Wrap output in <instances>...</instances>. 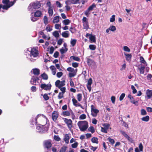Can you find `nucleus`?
Returning <instances> with one entry per match:
<instances>
[{
    "mask_svg": "<svg viewBox=\"0 0 152 152\" xmlns=\"http://www.w3.org/2000/svg\"><path fill=\"white\" fill-rule=\"evenodd\" d=\"M38 118L42 124L37 126L36 128V131L39 132H43L47 131L48 128L44 127V126L47 124V119L45 116L39 114L35 117L33 118L31 121L32 124L33 125L34 124L36 125L37 123V120Z\"/></svg>",
    "mask_w": 152,
    "mask_h": 152,
    "instance_id": "nucleus-1",
    "label": "nucleus"
},
{
    "mask_svg": "<svg viewBox=\"0 0 152 152\" xmlns=\"http://www.w3.org/2000/svg\"><path fill=\"white\" fill-rule=\"evenodd\" d=\"M37 48H29V49H31L30 57L29 58L31 61H34L38 56L39 53Z\"/></svg>",
    "mask_w": 152,
    "mask_h": 152,
    "instance_id": "nucleus-2",
    "label": "nucleus"
},
{
    "mask_svg": "<svg viewBox=\"0 0 152 152\" xmlns=\"http://www.w3.org/2000/svg\"><path fill=\"white\" fill-rule=\"evenodd\" d=\"M77 125L80 130L82 132L86 131L88 128V122L86 121H79Z\"/></svg>",
    "mask_w": 152,
    "mask_h": 152,
    "instance_id": "nucleus-3",
    "label": "nucleus"
},
{
    "mask_svg": "<svg viewBox=\"0 0 152 152\" xmlns=\"http://www.w3.org/2000/svg\"><path fill=\"white\" fill-rule=\"evenodd\" d=\"M41 7V5L39 2L31 3L28 7V9L30 11H34V9L39 8Z\"/></svg>",
    "mask_w": 152,
    "mask_h": 152,
    "instance_id": "nucleus-4",
    "label": "nucleus"
},
{
    "mask_svg": "<svg viewBox=\"0 0 152 152\" xmlns=\"http://www.w3.org/2000/svg\"><path fill=\"white\" fill-rule=\"evenodd\" d=\"M67 71L70 72L68 74V76L70 77H72L75 76L76 75L77 72V69H75L74 68L69 67L67 69Z\"/></svg>",
    "mask_w": 152,
    "mask_h": 152,
    "instance_id": "nucleus-5",
    "label": "nucleus"
},
{
    "mask_svg": "<svg viewBox=\"0 0 152 152\" xmlns=\"http://www.w3.org/2000/svg\"><path fill=\"white\" fill-rule=\"evenodd\" d=\"M95 7V5L94 4H93L92 5L90 6L88 9L85 12L84 14L87 17L88 16L90 13V12L92 11Z\"/></svg>",
    "mask_w": 152,
    "mask_h": 152,
    "instance_id": "nucleus-6",
    "label": "nucleus"
},
{
    "mask_svg": "<svg viewBox=\"0 0 152 152\" xmlns=\"http://www.w3.org/2000/svg\"><path fill=\"white\" fill-rule=\"evenodd\" d=\"M91 115L94 117H96L97 114L99 112V110L95 108L93 105L91 106Z\"/></svg>",
    "mask_w": 152,
    "mask_h": 152,
    "instance_id": "nucleus-7",
    "label": "nucleus"
},
{
    "mask_svg": "<svg viewBox=\"0 0 152 152\" xmlns=\"http://www.w3.org/2000/svg\"><path fill=\"white\" fill-rule=\"evenodd\" d=\"M65 81L63 80L62 81H60L59 80H57L55 82V85L56 87L58 88L62 87L65 85Z\"/></svg>",
    "mask_w": 152,
    "mask_h": 152,
    "instance_id": "nucleus-8",
    "label": "nucleus"
},
{
    "mask_svg": "<svg viewBox=\"0 0 152 152\" xmlns=\"http://www.w3.org/2000/svg\"><path fill=\"white\" fill-rule=\"evenodd\" d=\"M51 85L50 84H42L41 85V88L45 90L48 91L50 90Z\"/></svg>",
    "mask_w": 152,
    "mask_h": 152,
    "instance_id": "nucleus-9",
    "label": "nucleus"
},
{
    "mask_svg": "<svg viewBox=\"0 0 152 152\" xmlns=\"http://www.w3.org/2000/svg\"><path fill=\"white\" fill-rule=\"evenodd\" d=\"M16 0H15L13 1H11L8 4H7L5 5H3L2 8L3 9L7 10L8 8L14 5V4L15 3Z\"/></svg>",
    "mask_w": 152,
    "mask_h": 152,
    "instance_id": "nucleus-10",
    "label": "nucleus"
},
{
    "mask_svg": "<svg viewBox=\"0 0 152 152\" xmlns=\"http://www.w3.org/2000/svg\"><path fill=\"white\" fill-rule=\"evenodd\" d=\"M64 121L66 123L68 127L69 128H71L72 127V121L70 119H68L66 118H64Z\"/></svg>",
    "mask_w": 152,
    "mask_h": 152,
    "instance_id": "nucleus-11",
    "label": "nucleus"
},
{
    "mask_svg": "<svg viewBox=\"0 0 152 152\" xmlns=\"http://www.w3.org/2000/svg\"><path fill=\"white\" fill-rule=\"evenodd\" d=\"M59 115V113L57 111H54L52 114V118L53 120L56 121Z\"/></svg>",
    "mask_w": 152,
    "mask_h": 152,
    "instance_id": "nucleus-12",
    "label": "nucleus"
},
{
    "mask_svg": "<svg viewBox=\"0 0 152 152\" xmlns=\"http://www.w3.org/2000/svg\"><path fill=\"white\" fill-rule=\"evenodd\" d=\"M146 96L145 98L148 99H150L152 96V90L147 89L146 91Z\"/></svg>",
    "mask_w": 152,
    "mask_h": 152,
    "instance_id": "nucleus-13",
    "label": "nucleus"
},
{
    "mask_svg": "<svg viewBox=\"0 0 152 152\" xmlns=\"http://www.w3.org/2000/svg\"><path fill=\"white\" fill-rule=\"evenodd\" d=\"M92 83V80L91 78H90L88 80L87 87L88 89L90 92L91 89V85Z\"/></svg>",
    "mask_w": 152,
    "mask_h": 152,
    "instance_id": "nucleus-14",
    "label": "nucleus"
},
{
    "mask_svg": "<svg viewBox=\"0 0 152 152\" xmlns=\"http://www.w3.org/2000/svg\"><path fill=\"white\" fill-rule=\"evenodd\" d=\"M128 97L129 98L130 102L132 103L135 105L138 104V103L137 101H135L133 96L130 94L128 95Z\"/></svg>",
    "mask_w": 152,
    "mask_h": 152,
    "instance_id": "nucleus-15",
    "label": "nucleus"
},
{
    "mask_svg": "<svg viewBox=\"0 0 152 152\" xmlns=\"http://www.w3.org/2000/svg\"><path fill=\"white\" fill-rule=\"evenodd\" d=\"M87 62L89 66H93L95 65V62L90 58L88 59Z\"/></svg>",
    "mask_w": 152,
    "mask_h": 152,
    "instance_id": "nucleus-16",
    "label": "nucleus"
},
{
    "mask_svg": "<svg viewBox=\"0 0 152 152\" xmlns=\"http://www.w3.org/2000/svg\"><path fill=\"white\" fill-rule=\"evenodd\" d=\"M121 133L122 134L127 140L129 141H131L132 140V139L130 138V137L128 135L124 132L121 131Z\"/></svg>",
    "mask_w": 152,
    "mask_h": 152,
    "instance_id": "nucleus-17",
    "label": "nucleus"
},
{
    "mask_svg": "<svg viewBox=\"0 0 152 152\" xmlns=\"http://www.w3.org/2000/svg\"><path fill=\"white\" fill-rule=\"evenodd\" d=\"M64 137V141H65L66 143L68 144L69 142V140L70 138L69 134H65Z\"/></svg>",
    "mask_w": 152,
    "mask_h": 152,
    "instance_id": "nucleus-18",
    "label": "nucleus"
},
{
    "mask_svg": "<svg viewBox=\"0 0 152 152\" xmlns=\"http://www.w3.org/2000/svg\"><path fill=\"white\" fill-rule=\"evenodd\" d=\"M89 39L90 41V42L94 43L96 41V37L94 35H92V34L90 35V37H89Z\"/></svg>",
    "mask_w": 152,
    "mask_h": 152,
    "instance_id": "nucleus-19",
    "label": "nucleus"
},
{
    "mask_svg": "<svg viewBox=\"0 0 152 152\" xmlns=\"http://www.w3.org/2000/svg\"><path fill=\"white\" fill-rule=\"evenodd\" d=\"M45 146L48 149L51 147L52 145L50 142L46 141L44 143Z\"/></svg>",
    "mask_w": 152,
    "mask_h": 152,
    "instance_id": "nucleus-20",
    "label": "nucleus"
},
{
    "mask_svg": "<svg viewBox=\"0 0 152 152\" xmlns=\"http://www.w3.org/2000/svg\"><path fill=\"white\" fill-rule=\"evenodd\" d=\"M32 72L34 75H38L39 74L40 70L38 69L34 68L32 69Z\"/></svg>",
    "mask_w": 152,
    "mask_h": 152,
    "instance_id": "nucleus-21",
    "label": "nucleus"
},
{
    "mask_svg": "<svg viewBox=\"0 0 152 152\" xmlns=\"http://www.w3.org/2000/svg\"><path fill=\"white\" fill-rule=\"evenodd\" d=\"M60 18H61L58 16H55L53 18V23H58L59 21Z\"/></svg>",
    "mask_w": 152,
    "mask_h": 152,
    "instance_id": "nucleus-22",
    "label": "nucleus"
},
{
    "mask_svg": "<svg viewBox=\"0 0 152 152\" xmlns=\"http://www.w3.org/2000/svg\"><path fill=\"white\" fill-rule=\"evenodd\" d=\"M72 101L73 105L76 107L81 106V104L77 102V101L74 98L73 99H72Z\"/></svg>",
    "mask_w": 152,
    "mask_h": 152,
    "instance_id": "nucleus-23",
    "label": "nucleus"
},
{
    "mask_svg": "<svg viewBox=\"0 0 152 152\" xmlns=\"http://www.w3.org/2000/svg\"><path fill=\"white\" fill-rule=\"evenodd\" d=\"M124 54L126 56V60L128 61H129L131 60L132 56L131 54H127L125 53H124Z\"/></svg>",
    "mask_w": 152,
    "mask_h": 152,
    "instance_id": "nucleus-24",
    "label": "nucleus"
},
{
    "mask_svg": "<svg viewBox=\"0 0 152 152\" xmlns=\"http://www.w3.org/2000/svg\"><path fill=\"white\" fill-rule=\"evenodd\" d=\"M62 36L65 38H67L69 36V33L68 31H65L62 33Z\"/></svg>",
    "mask_w": 152,
    "mask_h": 152,
    "instance_id": "nucleus-25",
    "label": "nucleus"
},
{
    "mask_svg": "<svg viewBox=\"0 0 152 152\" xmlns=\"http://www.w3.org/2000/svg\"><path fill=\"white\" fill-rule=\"evenodd\" d=\"M54 7L48 8V13L50 16H52L53 14V9Z\"/></svg>",
    "mask_w": 152,
    "mask_h": 152,
    "instance_id": "nucleus-26",
    "label": "nucleus"
},
{
    "mask_svg": "<svg viewBox=\"0 0 152 152\" xmlns=\"http://www.w3.org/2000/svg\"><path fill=\"white\" fill-rule=\"evenodd\" d=\"M38 80V78H32L30 81V83L32 85H36V82Z\"/></svg>",
    "mask_w": 152,
    "mask_h": 152,
    "instance_id": "nucleus-27",
    "label": "nucleus"
},
{
    "mask_svg": "<svg viewBox=\"0 0 152 152\" xmlns=\"http://www.w3.org/2000/svg\"><path fill=\"white\" fill-rule=\"evenodd\" d=\"M145 67L142 66L140 67H139L138 69L140 71V74H143L145 72Z\"/></svg>",
    "mask_w": 152,
    "mask_h": 152,
    "instance_id": "nucleus-28",
    "label": "nucleus"
},
{
    "mask_svg": "<svg viewBox=\"0 0 152 152\" xmlns=\"http://www.w3.org/2000/svg\"><path fill=\"white\" fill-rule=\"evenodd\" d=\"M68 49L67 48H62L60 49V52L61 53L63 54L65 53L67 51Z\"/></svg>",
    "mask_w": 152,
    "mask_h": 152,
    "instance_id": "nucleus-29",
    "label": "nucleus"
},
{
    "mask_svg": "<svg viewBox=\"0 0 152 152\" xmlns=\"http://www.w3.org/2000/svg\"><path fill=\"white\" fill-rule=\"evenodd\" d=\"M91 140L93 143H98V139L96 137H92Z\"/></svg>",
    "mask_w": 152,
    "mask_h": 152,
    "instance_id": "nucleus-30",
    "label": "nucleus"
},
{
    "mask_svg": "<svg viewBox=\"0 0 152 152\" xmlns=\"http://www.w3.org/2000/svg\"><path fill=\"white\" fill-rule=\"evenodd\" d=\"M62 114L64 116H68L70 115V113L68 111H65L62 112Z\"/></svg>",
    "mask_w": 152,
    "mask_h": 152,
    "instance_id": "nucleus-31",
    "label": "nucleus"
},
{
    "mask_svg": "<svg viewBox=\"0 0 152 152\" xmlns=\"http://www.w3.org/2000/svg\"><path fill=\"white\" fill-rule=\"evenodd\" d=\"M83 28L87 30L89 28V26L87 22H83Z\"/></svg>",
    "mask_w": 152,
    "mask_h": 152,
    "instance_id": "nucleus-32",
    "label": "nucleus"
},
{
    "mask_svg": "<svg viewBox=\"0 0 152 152\" xmlns=\"http://www.w3.org/2000/svg\"><path fill=\"white\" fill-rule=\"evenodd\" d=\"M70 58L77 61H79L80 60V58L78 57H76L74 56H71Z\"/></svg>",
    "mask_w": 152,
    "mask_h": 152,
    "instance_id": "nucleus-33",
    "label": "nucleus"
},
{
    "mask_svg": "<svg viewBox=\"0 0 152 152\" xmlns=\"http://www.w3.org/2000/svg\"><path fill=\"white\" fill-rule=\"evenodd\" d=\"M141 119L143 121L148 122L149 120V117L147 115L142 117Z\"/></svg>",
    "mask_w": 152,
    "mask_h": 152,
    "instance_id": "nucleus-34",
    "label": "nucleus"
},
{
    "mask_svg": "<svg viewBox=\"0 0 152 152\" xmlns=\"http://www.w3.org/2000/svg\"><path fill=\"white\" fill-rule=\"evenodd\" d=\"M62 22L65 25H68L71 22L69 19H65Z\"/></svg>",
    "mask_w": 152,
    "mask_h": 152,
    "instance_id": "nucleus-35",
    "label": "nucleus"
},
{
    "mask_svg": "<svg viewBox=\"0 0 152 152\" xmlns=\"http://www.w3.org/2000/svg\"><path fill=\"white\" fill-rule=\"evenodd\" d=\"M140 61L141 63L143 64H146V65H147V64L144 58L142 56H140Z\"/></svg>",
    "mask_w": 152,
    "mask_h": 152,
    "instance_id": "nucleus-36",
    "label": "nucleus"
},
{
    "mask_svg": "<svg viewBox=\"0 0 152 152\" xmlns=\"http://www.w3.org/2000/svg\"><path fill=\"white\" fill-rule=\"evenodd\" d=\"M89 47L90 50H95L96 48V46L94 45H89Z\"/></svg>",
    "mask_w": 152,
    "mask_h": 152,
    "instance_id": "nucleus-37",
    "label": "nucleus"
},
{
    "mask_svg": "<svg viewBox=\"0 0 152 152\" xmlns=\"http://www.w3.org/2000/svg\"><path fill=\"white\" fill-rule=\"evenodd\" d=\"M109 28L110 31L113 32H114L116 30V28L114 26H110Z\"/></svg>",
    "mask_w": 152,
    "mask_h": 152,
    "instance_id": "nucleus-38",
    "label": "nucleus"
},
{
    "mask_svg": "<svg viewBox=\"0 0 152 152\" xmlns=\"http://www.w3.org/2000/svg\"><path fill=\"white\" fill-rule=\"evenodd\" d=\"M41 76L42 78L45 80H47L48 78V75L45 73H44L41 75Z\"/></svg>",
    "mask_w": 152,
    "mask_h": 152,
    "instance_id": "nucleus-39",
    "label": "nucleus"
},
{
    "mask_svg": "<svg viewBox=\"0 0 152 152\" xmlns=\"http://www.w3.org/2000/svg\"><path fill=\"white\" fill-rule=\"evenodd\" d=\"M82 94H78L77 95V99L78 101L80 102L82 99Z\"/></svg>",
    "mask_w": 152,
    "mask_h": 152,
    "instance_id": "nucleus-40",
    "label": "nucleus"
},
{
    "mask_svg": "<svg viewBox=\"0 0 152 152\" xmlns=\"http://www.w3.org/2000/svg\"><path fill=\"white\" fill-rule=\"evenodd\" d=\"M67 148V147L66 146H63L61 148L59 152H65Z\"/></svg>",
    "mask_w": 152,
    "mask_h": 152,
    "instance_id": "nucleus-41",
    "label": "nucleus"
},
{
    "mask_svg": "<svg viewBox=\"0 0 152 152\" xmlns=\"http://www.w3.org/2000/svg\"><path fill=\"white\" fill-rule=\"evenodd\" d=\"M41 15V12L40 11H37L35 13L34 15L36 17H39Z\"/></svg>",
    "mask_w": 152,
    "mask_h": 152,
    "instance_id": "nucleus-42",
    "label": "nucleus"
},
{
    "mask_svg": "<svg viewBox=\"0 0 152 152\" xmlns=\"http://www.w3.org/2000/svg\"><path fill=\"white\" fill-rule=\"evenodd\" d=\"M88 130L92 134L95 132L94 128L92 126L90 127L88 129Z\"/></svg>",
    "mask_w": 152,
    "mask_h": 152,
    "instance_id": "nucleus-43",
    "label": "nucleus"
},
{
    "mask_svg": "<svg viewBox=\"0 0 152 152\" xmlns=\"http://www.w3.org/2000/svg\"><path fill=\"white\" fill-rule=\"evenodd\" d=\"M86 115L85 114H82L79 117L80 120H83L86 119Z\"/></svg>",
    "mask_w": 152,
    "mask_h": 152,
    "instance_id": "nucleus-44",
    "label": "nucleus"
},
{
    "mask_svg": "<svg viewBox=\"0 0 152 152\" xmlns=\"http://www.w3.org/2000/svg\"><path fill=\"white\" fill-rule=\"evenodd\" d=\"M76 42V39H71V44L72 45V46H74L75 45Z\"/></svg>",
    "mask_w": 152,
    "mask_h": 152,
    "instance_id": "nucleus-45",
    "label": "nucleus"
},
{
    "mask_svg": "<svg viewBox=\"0 0 152 152\" xmlns=\"http://www.w3.org/2000/svg\"><path fill=\"white\" fill-rule=\"evenodd\" d=\"M40 34H41L42 35V37L44 39H48V40L50 39V37H47V36L45 35V34H43V33L42 32H40Z\"/></svg>",
    "mask_w": 152,
    "mask_h": 152,
    "instance_id": "nucleus-46",
    "label": "nucleus"
},
{
    "mask_svg": "<svg viewBox=\"0 0 152 152\" xmlns=\"http://www.w3.org/2000/svg\"><path fill=\"white\" fill-rule=\"evenodd\" d=\"M53 35L56 38H58L59 36V34L58 31H55L53 33Z\"/></svg>",
    "mask_w": 152,
    "mask_h": 152,
    "instance_id": "nucleus-47",
    "label": "nucleus"
},
{
    "mask_svg": "<svg viewBox=\"0 0 152 152\" xmlns=\"http://www.w3.org/2000/svg\"><path fill=\"white\" fill-rule=\"evenodd\" d=\"M43 20L44 23L45 24H47L48 23V17L46 16H44Z\"/></svg>",
    "mask_w": 152,
    "mask_h": 152,
    "instance_id": "nucleus-48",
    "label": "nucleus"
},
{
    "mask_svg": "<svg viewBox=\"0 0 152 152\" xmlns=\"http://www.w3.org/2000/svg\"><path fill=\"white\" fill-rule=\"evenodd\" d=\"M115 15H113L111 17L110 19V22H114L115 20Z\"/></svg>",
    "mask_w": 152,
    "mask_h": 152,
    "instance_id": "nucleus-49",
    "label": "nucleus"
},
{
    "mask_svg": "<svg viewBox=\"0 0 152 152\" xmlns=\"http://www.w3.org/2000/svg\"><path fill=\"white\" fill-rule=\"evenodd\" d=\"M123 49L125 51L129 52L130 51V49L127 46H124L123 47Z\"/></svg>",
    "mask_w": 152,
    "mask_h": 152,
    "instance_id": "nucleus-50",
    "label": "nucleus"
},
{
    "mask_svg": "<svg viewBox=\"0 0 152 152\" xmlns=\"http://www.w3.org/2000/svg\"><path fill=\"white\" fill-rule=\"evenodd\" d=\"M107 140L110 142L112 145H113L115 143V141L113 139L111 138L110 137L107 138Z\"/></svg>",
    "mask_w": 152,
    "mask_h": 152,
    "instance_id": "nucleus-51",
    "label": "nucleus"
},
{
    "mask_svg": "<svg viewBox=\"0 0 152 152\" xmlns=\"http://www.w3.org/2000/svg\"><path fill=\"white\" fill-rule=\"evenodd\" d=\"M65 3L66 5H69L73 4V1L71 0H67L65 1Z\"/></svg>",
    "mask_w": 152,
    "mask_h": 152,
    "instance_id": "nucleus-52",
    "label": "nucleus"
},
{
    "mask_svg": "<svg viewBox=\"0 0 152 152\" xmlns=\"http://www.w3.org/2000/svg\"><path fill=\"white\" fill-rule=\"evenodd\" d=\"M54 139L57 141H59L61 140V139L58 136L55 135L54 137Z\"/></svg>",
    "mask_w": 152,
    "mask_h": 152,
    "instance_id": "nucleus-53",
    "label": "nucleus"
},
{
    "mask_svg": "<svg viewBox=\"0 0 152 152\" xmlns=\"http://www.w3.org/2000/svg\"><path fill=\"white\" fill-rule=\"evenodd\" d=\"M131 89L132 90L133 93L134 94H135L137 92V91L136 89H135V87L133 85H132L131 86Z\"/></svg>",
    "mask_w": 152,
    "mask_h": 152,
    "instance_id": "nucleus-54",
    "label": "nucleus"
},
{
    "mask_svg": "<svg viewBox=\"0 0 152 152\" xmlns=\"http://www.w3.org/2000/svg\"><path fill=\"white\" fill-rule=\"evenodd\" d=\"M55 27L56 29H60L61 27V24H56L55 25Z\"/></svg>",
    "mask_w": 152,
    "mask_h": 152,
    "instance_id": "nucleus-55",
    "label": "nucleus"
},
{
    "mask_svg": "<svg viewBox=\"0 0 152 152\" xmlns=\"http://www.w3.org/2000/svg\"><path fill=\"white\" fill-rule=\"evenodd\" d=\"M70 31L72 33H75L76 31V30L74 28L71 27L69 29Z\"/></svg>",
    "mask_w": 152,
    "mask_h": 152,
    "instance_id": "nucleus-56",
    "label": "nucleus"
},
{
    "mask_svg": "<svg viewBox=\"0 0 152 152\" xmlns=\"http://www.w3.org/2000/svg\"><path fill=\"white\" fill-rule=\"evenodd\" d=\"M125 96V94L124 93H122L120 95L119 98V100L120 101H122L124 98Z\"/></svg>",
    "mask_w": 152,
    "mask_h": 152,
    "instance_id": "nucleus-57",
    "label": "nucleus"
},
{
    "mask_svg": "<svg viewBox=\"0 0 152 152\" xmlns=\"http://www.w3.org/2000/svg\"><path fill=\"white\" fill-rule=\"evenodd\" d=\"M63 75V73L62 72H59L57 73L56 76L57 77L60 78Z\"/></svg>",
    "mask_w": 152,
    "mask_h": 152,
    "instance_id": "nucleus-58",
    "label": "nucleus"
},
{
    "mask_svg": "<svg viewBox=\"0 0 152 152\" xmlns=\"http://www.w3.org/2000/svg\"><path fill=\"white\" fill-rule=\"evenodd\" d=\"M141 115H145L147 114L146 111L145 110L142 109L141 110Z\"/></svg>",
    "mask_w": 152,
    "mask_h": 152,
    "instance_id": "nucleus-59",
    "label": "nucleus"
},
{
    "mask_svg": "<svg viewBox=\"0 0 152 152\" xmlns=\"http://www.w3.org/2000/svg\"><path fill=\"white\" fill-rule=\"evenodd\" d=\"M78 63L76 62H74L72 63V66L74 68H76L78 66Z\"/></svg>",
    "mask_w": 152,
    "mask_h": 152,
    "instance_id": "nucleus-60",
    "label": "nucleus"
},
{
    "mask_svg": "<svg viewBox=\"0 0 152 152\" xmlns=\"http://www.w3.org/2000/svg\"><path fill=\"white\" fill-rule=\"evenodd\" d=\"M43 97L45 100H47L49 99V97L46 94H44Z\"/></svg>",
    "mask_w": 152,
    "mask_h": 152,
    "instance_id": "nucleus-61",
    "label": "nucleus"
},
{
    "mask_svg": "<svg viewBox=\"0 0 152 152\" xmlns=\"http://www.w3.org/2000/svg\"><path fill=\"white\" fill-rule=\"evenodd\" d=\"M56 4L57 7L59 8L61 7H62V4L61 3L58 1H57L56 2Z\"/></svg>",
    "mask_w": 152,
    "mask_h": 152,
    "instance_id": "nucleus-62",
    "label": "nucleus"
},
{
    "mask_svg": "<svg viewBox=\"0 0 152 152\" xmlns=\"http://www.w3.org/2000/svg\"><path fill=\"white\" fill-rule=\"evenodd\" d=\"M78 145V143L75 142L72 145V147L73 148H75Z\"/></svg>",
    "mask_w": 152,
    "mask_h": 152,
    "instance_id": "nucleus-63",
    "label": "nucleus"
},
{
    "mask_svg": "<svg viewBox=\"0 0 152 152\" xmlns=\"http://www.w3.org/2000/svg\"><path fill=\"white\" fill-rule=\"evenodd\" d=\"M46 5L48 8L53 7V6L51 5V3L50 1H48L46 4Z\"/></svg>",
    "mask_w": 152,
    "mask_h": 152,
    "instance_id": "nucleus-64",
    "label": "nucleus"
}]
</instances>
